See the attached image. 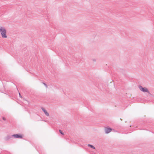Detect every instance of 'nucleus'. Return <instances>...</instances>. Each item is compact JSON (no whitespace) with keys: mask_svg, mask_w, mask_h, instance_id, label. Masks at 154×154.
<instances>
[{"mask_svg":"<svg viewBox=\"0 0 154 154\" xmlns=\"http://www.w3.org/2000/svg\"><path fill=\"white\" fill-rule=\"evenodd\" d=\"M0 32L3 38H7L6 30L5 28L4 27H1L0 28Z\"/></svg>","mask_w":154,"mask_h":154,"instance_id":"1","label":"nucleus"},{"mask_svg":"<svg viewBox=\"0 0 154 154\" xmlns=\"http://www.w3.org/2000/svg\"><path fill=\"white\" fill-rule=\"evenodd\" d=\"M138 87L140 90L143 92H147L148 93H149V92L147 88L145 87L143 88L141 85H139Z\"/></svg>","mask_w":154,"mask_h":154,"instance_id":"2","label":"nucleus"},{"mask_svg":"<svg viewBox=\"0 0 154 154\" xmlns=\"http://www.w3.org/2000/svg\"><path fill=\"white\" fill-rule=\"evenodd\" d=\"M112 131V129L110 128H107L105 129V132L106 134L109 133Z\"/></svg>","mask_w":154,"mask_h":154,"instance_id":"3","label":"nucleus"},{"mask_svg":"<svg viewBox=\"0 0 154 154\" xmlns=\"http://www.w3.org/2000/svg\"><path fill=\"white\" fill-rule=\"evenodd\" d=\"M42 109L46 116H49V113L47 112V110H46L44 108L42 107Z\"/></svg>","mask_w":154,"mask_h":154,"instance_id":"4","label":"nucleus"},{"mask_svg":"<svg viewBox=\"0 0 154 154\" xmlns=\"http://www.w3.org/2000/svg\"><path fill=\"white\" fill-rule=\"evenodd\" d=\"M12 136L15 138H21L22 136L18 134H14L12 135Z\"/></svg>","mask_w":154,"mask_h":154,"instance_id":"5","label":"nucleus"},{"mask_svg":"<svg viewBox=\"0 0 154 154\" xmlns=\"http://www.w3.org/2000/svg\"><path fill=\"white\" fill-rule=\"evenodd\" d=\"M88 147H91V148H92V149H95V147L93 146L92 145H90V144H88Z\"/></svg>","mask_w":154,"mask_h":154,"instance_id":"6","label":"nucleus"},{"mask_svg":"<svg viewBox=\"0 0 154 154\" xmlns=\"http://www.w3.org/2000/svg\"><path fill=\"white\" fill-rule=\"evenodd\" d=\"M59 131L61 134L63 135L64 134V133L63 132H62V131L61 130H59Z\"/></svg>","mask_w":154,"mask_h":154,"instance_id":"7","label":"nucleus"},{"mask_svg":"<svg viewBox=\"0 0 154 154\" xmlns=\"http://www.w3.org/2000/svg\"><path fill=\"white\" fill-rule=\"evenodd\" d=\"M10 137V136H7L6 138V140H8Z\"/></svg>","mask_w":154,"mask_h":154,"instance_id":"8","label":"nucleus"},{"mask_svg":"<svg viewBox=\"0 0 154 154\" xmlns=\"http://www.w3.org/2000/svg\"><path fill=\"white\" fill-rule=\"evenodd\" d=\"M2 119L4 121H5L6 120V119L5 117H3Z\"/></svg>","mask_w":154,"mask_h":154,"instance_id":"9","label":"nucleus"},{"mask_svg":"<svg viewBox=\"0 0 154 154\" xmlns=\"http://www.w3.org/2000/svg\"><path fill=\"white\" fill-rule=\"evenodd\" d=\"M43 83V84H44V85H45V86L46 87H47V85H46V84H45V83Z\"/></svg>","mask_w":154,"mask_h":154,"instance_id":"10","label":"nucleus"},{"mask_svg":"<svg viewBox=\"0 0 154 154\" xmlns=\"http://www.w3.org/2000/svg\"><path fill=\"white\" fill-rule=\"evenodd\" d=\"M19 96H20V97H22V96H21V95L20 94V93H19Z\"/></svg>","mask_w":154,"mask_h":154,"instance_id":"11","label":"nucleus"}]
</instances>
